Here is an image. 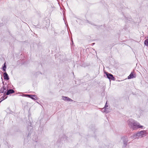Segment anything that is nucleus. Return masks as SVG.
<instances>
[{
	"label": "nucleus",
	"instance_id": "obj_1",
	"mask_svg": "<svg viewBox=\"0 0 148 148\" xmlns=\"http://www.w3.org/2000/svg\"><path fill=\"white\" fill-rule=\"evenodd\" d=\"M127 122L129 127L133 130H136L143 127L138 122L132 119H129Z\"/></svg>",
	"mask_w": 148,
	"mask_h": 148
},
{
	"label": "nucleus",
	"instance_id": "obj_2",
	"mask_svg": "<svg viewBox=\"0 0 148 148\" xmlns=\"http://www.w3.org/2000/svg\"><path fill=\"white\" fill-rule=\"evenodd\" d=\"M105 74H106L107 76V78L109 80H112L114 81L115 79L113 75L107 72H105Z\"/></svg>",
	"mask_w": 148,
	"mask_h": 148
},
{
	"label": "nucleus",
	"instance_id": "obj_3",
	"mask_svg": "<svg viewBox=\"0 0 148 148\" xmlns=\"http://www.w3.org/2000/svg\"><path fill=\"white\" fill-rule=\"evenodd\" d=\"M146 131L145 130H142L138 132L137 133L135 134L134 135V136H138L140 137L142 136L144 134H146Z\"/></svg>",
	"mask_w": 148,
	"mask_h": 148
},
{
	"label": "nucleus",
	"instance_id": "obj_4",
	"mask_svg": "<svg viewBox=\"0 0 148 148\" xmlns=\"http://www.w3.org/2000/svg\"><path fill=\"white\" fill-rule=\"evenodd\" d=\"M122 139L123 142V146L124 147H125L127 145V143L128 141V138L127 136H125L122 138Z\"/></svg>",
	"mask_w": 148,
	"mask_h": 148
},
{
	"label": "nucleus",
	"instance_id": "obj_5",
	"mask_svg": "<svg viewBox=\"0 0 148 148\" xmlns=\"http://www.w3.org/2000/svg\"><path fill=\"white\" fill-rule=\"evenodd\" d=\"M23 96H27L33 100H36V95H23Z\"/></svg>",
	"mask_w": 148,
	"mask_h": 148
},
{
	"label": "nucleus",
	"instance_id": "obj_6",
	"mask_svg": "<svg viewBox=\"0 0 148 148\" xmlns=\"http://www.w3.org/2000/svg\"><path fill=\"white\" fill-rule=\"evenodd\" d=\"M7 86L3 84V87L1 88L0 90V92L1 93H5Z\"/></svg>",
	"mask_w": 148,
	"mask_h": 148
},
{
	"label": "nucleus",
	"instance_id": "obj_7",
	"mask_svg": "<svg viewBox=\"0 0 148 148\" xmlns=\"http://www.w3.org/2000/svg\"><path fill=\"white\" fill-rule=\"evenodd\" d=\"M62 99L65 101H73V100L67 97L62 96Z\"/></svg>",
	"mask_w": 148,
	"mask_h": 148
},
{
	"label": "nucleus",
	"instance_id": "obj_8",
	"mask_svg": "<svg viewBox=\"0 0 148 148\" xmlns=\"http://www.w3.org/2000/svg\"><path fill=\"white\" fill-rule=\"evenodd\" d=\"M14 91L12 89H10L7 90L6 95H8L10 94H12L14 92Z\"/></svg>",
	"mask_w": 148,
	"mask_h": 148
},
{
	"label": "nucleus",
	"instance_id": "obj_9",
	"mask_svg": "<svg viewBox=\"0 0 148 148\" xmlns=\"http://www.w3.org/2000/svg\"><path fill=\"white\" fill-rule=\"evenodd\" d=\"M136 75L135 74H134L133 72H131L130 75L128 77V79H130L135 78Z\"/></svg>",
	"mask_w": 148,
	"mask_h": 148
},
{
	"label": "nucleus",
	"instance_id": "obj_10",
	"mask_svg": "<svg viewBox=\"0 0 148 148\" xmlns=\"http://www.w3.org/2000/svg\"><path fill=\"white\" fill-rule=\"evenodd\" d=\"M3 78L4 79L8 80L9 79L8 75L7 73L5 72L4 73L3 75Z\"/></svg>",
	"mask_w": 148,
	"mask_h": 148
},
{
	"label": "nucleus",
	"instance_id": "obj_11",
	"mask_svg": "<svg viewBox=\"0 0 148 148\" xmlns=\"http://www.w3.org/2000/svg\"><path fill=\"white\" fill-rule=\"evenodd\" d=\"M7 97V96H6V94L4 93L3 95L1 98V100L0 101V103L3 100L5 99Z\"/></svg>",
	"mask_w": 148,
	"mask_h": 148
},
{
	"label": "nucleus",
	"instance_id": "obj_12",
	"mask_svg": "<svg viewBox=\"0 0 148 148\" xmlns=\"http://www.w3.org/2000/svg\"><path fill=\"white\" fill-rule=\"evenodd\" d=\"M45 22L46 23V26H45V27L46 28L48 27L49 25L50 24V20L49 19H47L45 21Z\"/></svg>",
	"mask_w": 148,
	"mask_h": 148
},
{
	"label": "nucleus",
	"instance_id": "obj_13",
	"mask_svg": "<svg viewBox=\"0 0 148 148\" xmlns=\"http://www.w3.org/2000/svg\"><path fill=\"white\" fill-rule=\"evenodd\" d=\"M108 108H103L102 110V112H106V113H108L109 112V111H108Z\"/></svg>",
	"mask_w": 148,
	"mask_h": 148
},
{
	"label": "nucleus",
	"instance_id": "obj_14",
	"mask_svg": "<svg viewBox=\"0 0 148 148\" xmlns=\"http://www.w3.org/2000/svg\"><path fill=\"white\" fill-rule=\"evenodd\" d=\"M144 44L146 46H148V39L146 40L144 42Z\"/></svg>",
	"mask_w": 148,
	"mask_h": 148
},
{
	"label": "nucleus",
	"instance_id": "obj_15",
	"mask_svg": "<svg viewBox=\"0 0 148 148\" xmlns=\"http://www.w3.org/2000/svg\"><path fill=\"white\" fill-rule=\"evenodd\" d=\"M6 68V66L5 65V63L4 64V66L3 67V70L4 71H5L6 70L5 69Z\"/></svg>",
	"mask_w": 148,
	"mask_h": 148
},
{
	"label": "nucleus",
	"instance_id": "obj_16",
	"mask_svg": "<svg viewBox=\"0 0 148 148\" xmlns=\"http://www.w3.org/2000/svg\"><path fill=\"white\" fill-rule=\"evenodd\" d=\"M108 105H106H106L105 106V107H104L105 108H106V107H108Z\"/></svg>",
	"mask_w": 148,
	"mask_h": 148
},
{
	"label": "nucleus",
	"instance_id": "obj_17",
	"mask_svg": "<svg viewBox=\"0 0 148 148\" xmlns=\"http://www.w3.org/2000/svg\"><path fill=\"white\" fill-rule=\"evenodd\" d=\"M64 19V22L65 23V24H66L65 21L64 20V19Z\"/></svg>",
	"mask_w": 148,
	"mask_h": 148
}]
</instances>
